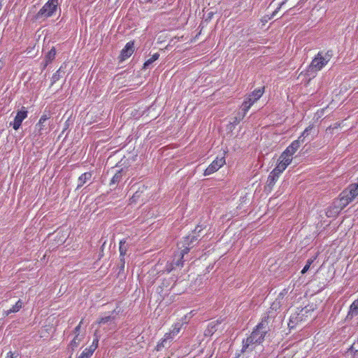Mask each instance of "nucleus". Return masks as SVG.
<instances>
[{"label":"nucleus","instance_id":"c03bdc74","mask_svg":"<svg viewBox=\"0 0 358 358\" xmlns=\"http://www.w3.org/2000/svg\"><path fill=\"white\" fill-rule=\"evenodd\" d=\"M357 183H358V181H357Z\"/></svg>","mask_w":358,"mask_h":358},{"label":"nucleus","instance_id":"dca6fc26","mask_svg":"<svg viewBox=\"0 0 358 358\" xmlns=\"http://www.w3.org/2000/svg\"><path fill=\"white\" fill-rule=\"evenodd\" d=\"M92 174L91 172H85L83 173L78 179L77 189L83 187L87 181L90 180Z\"/></svg>","mask_w":358,"mask_h":358},{"label":"nucleus","instance_id":"79ce46f5","mask_svg":"<svg viewBox=\"0 0 358 358\" xmlns=\"http://www.w3.org/2000/svg\"><path fill=\"white\" fill-rule=\"evenodd\" d=\"M79 324H80V326L82 325V324H83V319L81 320Z\"/></svg>","mask_w":358,"mask_h":358},{"label":"nucleus","instance_id":"6e6552de","mask_svg":"<svg viewBox=\"0 0 358 358\" xmlns=\"http://www.w3.org/2000/svg\"><path fill=\"white\" fill-rule=\"evenodd\" d=\"M28 111L24 106H22L20 110L17 111L14 121L10 122L11 126L15 130H17L21 127L22 122L27 117Z\"/></svg>","mask_w":358,"mask_h":358},{"label":"nucleus","instance_id":"9d476101","mask_svg":"<svg viewBox=\"0 0 358 358\" xmlns=\"http://www.w3.org/2000/svg\"><path fill=\"white\" fill-rule=\"evenodd\" d=\"M257 345L259 344L254 341V339L251 336H250L247 338L243 340L241 352H251L255 350Z\"/></svg>","mask_w":358,"mask_h":358},{"label":"nucleus","instance_id":"7ed1b4c3","mask_svg":"<svg viewBox=\"0 0 358 358\" xmlns=\"http://www.w3.org/2000/svg\"><path fill=\"white\" fill-rule=\"evenodd\" d=\"M268 324L266 319H262V321L255 327L250 335L254 339V341L259 345L264 341V337L268 331Z\"/></svg>","mask_w":358,"mask_h":358},{"label":"nucleus","instance_id":"1a4fd4ad","mask_svg":"<svg viewBox=\"0 0 358 358\" xmlns=\"http://www.w3.org/2000/svg\"><path fill=\"white\" fill-rule=\"evenodd\" d=\"M134 52V43L133 41L128 42L124 48L121 50L119 59L120 62H123L128 59Z\"/></svg>","mask_w":358,"mask_h":358},{"label":"nucleus","instance_id":"5701e85b","mask_svg":"<svg viewBox=\"0 0 358 358\" xmlns=\"http://www.w3.org/2000/svg\"><path fill=\"white\" fill-rule=\"evenodd\" d=\"M349 315H351V317L358 315V299L350 305L348 312Z\"/></svg>","mask_w":358,"mask_h":358},{"label":"nucleus","instance_id":"4c0bfd02","mask_svg":"<svg viewBox=\"0 0 358 358\" xmlns=\"http://www.w3.org/2000/svg\"><path fill=\"white\" fill-rule=\"evenodd\" d=\"M80 324H78V325H77L74 330H73V333L75 335H78L79 337H80Z\"/></svg>","mask_w":358,"mask_h":358},{"label":"nucleus","instance_id":"e433bc0d","mask_svg":"<svg viewBox=\"0 0 358 358\" xmlns=\"http://www.w3.org/2000/svg\"><path fill=\"white\" fill-rule=\"evenodd\" d=\"M245 115L246 114H244V112L243 111V114L242 115H239L238 117H236L234 118V124H238L240 122V121L243 119V117H245Z\"/></svg>","mask_w":358,"mask_h":358},{"label":"nucleus","instance_id":"4468645a","mask_svg":"<svg viewBox=\"0 0 358 358\" xmlns=\"http://www.w3.org/2000/svg\"><path fill=\"white\" fill-rule=\"evenodd\" d=\"M126 175V171L123 169L117 171L116 173L111 178L110 185L118 184L123 179V176Z\"/></svg>","mask_w":358,"mask_h":358},{"label":"nucleus","instance_id":"cd10ccee","mask_svg":"<svg viewBox=\"0 0 358 358\" xmlns=\"http://www.w3.org/2000/svg\"><path fill=\"white\" fill-rule=\"evenodd\" d=\"M94 337L95 338L93 340V342H92V345L87 348L89 350L92 351V353L97 348L98 343H99V337L97 335L96 331L94 333Z\"/></svg>","mask_w":358,"mask_h":358},{"label":"nucleus","instance_id":"aec40b11","mask_svg":"<svg viewBox=\"0 0 358 358\" xmlns=\"http://www.w3.org/2000/svg\"><path fill=\"white\" fill-rule=\"evenodd\" d=\"M292 159L293 157L292 156H289L287 153L282 152L278 159V161L282 162L284 165L288 166L291 164Z\"/></svg>","mask_w":358,"mask_h":358},{"label":"nucleus","instance_id":"4be33fe9","mask_svg":"<svg viewBox=\"0 0 358 358\" xmlns=\"http://www.w3.org/2000/svg\"><path fill=\"white\" fill-rule=\"evenodd\" d=\"M127 250L128 244L126 243V241H120L119 246L120 257H124V256L127 255Z\"/></svg>","mask_w":358,"mask_h":358},{"label":"nucleus","instance_id":"7c9ffc66","mask_svg":"<svg viewBox=\"0 0 358 358\" xmlns=\"http://www.w3.org/2000/svg\"><path fill=\"white\" fill-rule=\"evenodd\" d=\"M92 354V351L85 348L78 358H90Z\"/></svg>","mask_w":358,"mask_h":358},{"label":"nucleus","instance_id":"9b49d317","mask_svg":"<svg viewBox=\"0 0 358 358\" xmlns=\"http://www.w3.org/2000/svg\"><path fill=\"white\" fill-rule=\"evenodd\" d=\"M49 118H50V117L46 114H43L40 117L38 122L36 124V129H37V131H38L37 134L38 136L43 135L44 134L43 131L47 129L46 122ZM45 133L47 134L48 131H45Z\"/></svg>","mask_w":358,"mask_h":358},{"label":"nucleus","instance_id":"6ab92c4d","mask_svg":"<svg viewBox=\"0 0 358 358\" xmlns=\"http://www.w3.org/2000/svg\"><path fill=\"white\" fill-rule=\"evenodd\" d=\"M84 338V335L81 334L80 337L78 335H75L73 339L70 342L69 345V349H71L73 351L76 348L78 347L80 341Z\"/></svg>","mask_w":358,"mask_h":358},{"label":"nucleus","instance_id":"f8f14e48","mask_svg":"<svg viewBox=\"0 0 358 358\" xmlns=\"http://www.w3.org/2000/svg\"><path fill=\"white\" fill-rule=\"evenodd\" d=\"M280 302L278 301H274L268 311L266 315H265L262 319H266V322H269V320L274 318L276 315V311L278 309L280 308Z\"/></svg>","mask_w":358,"mask_h":358},{"label":"nucleus","instance_id":"72a5a7b5","mask_svg":"<svg viewBox=\"0 0 358 358\" xmlns=\"http://www.w3.org/2000/svg\"><path fill=\"white\" fill-rule=\"evenodd\" d=\"M124 264H125V259H124V257H120V262H119V264H118V266H119V268H120V271H119V273L124 271Z\"/></svg>","mask_w":358,"mask_h":358},{"label":"nucleus","instance_id":"b1692460","mask_svg":"<svg viewBox=\"0 0 358 358\" xmlns=\"http://www.w3.org/2000/svg\"><path fill=\"white\" fill-rule=\"evenodd\" d=\"M178 259L177 260H176L175 259H173V261L171 264L172 267L171 269H169V272H170L172 269H173L174 267H182L183 266L185 257L182 259H181L180 252L178 255Z\"/></svg>","mask_w":358,"mask_h":358},{"label":"nucleus","instance_id":"20e7f679","mask_svg":"<svg viewBox=\"0 0 358 358\" xmlns=\"http://www.w3.org/2000/svg\"><path fill=\"white\" fill-rule=\"evenodd\" d=\"M58 0H48L36 15L37 20L52 17L57 10Z\"/></svg>","mask_w":358,"mask_h":358},{"label":"nucleus","instance_id":"bb28decb","mask_svg":"<svg viewBox=\"0 0 358 358\" xmlns=\"http://www.w3.org/2000/svg\"><path fill=\"white\" fill-rule=\"evenodd\" d=\"M218 324L217 322H211L208 325V329L206 330L205 335L213 334L216 331V325Z\"/></svg>","mask_w":358,"mask_h":358},{"label":"nucleus","instance_id":"423d86ee","mask_svg":"<svg viewBox=\"0 0 358 358\" xmlns=\"http://www.w3.org/2000/svg\"><path fill=\"white\" fill-rule=\"evenodd\" d=\"M197 236L193 234H189L184 238L183 241L181 243L182 246L180 247L181 259L187 255L191 248L194 247V243L197 241Z\"/></svg>","mask_w":358,"mask_h":358},{"label":"nucleus","instance_id":"2eb2a0df","mask_svg":"<svg viewBox=\"0 0 358 358\" xmlns=\"http://www.w3.org/2000/svg\"><path fill=\"white\" fill-rule=\"evenodd\" d=\"M314 129L313 125H309L308 127L305 129V130L302 132L301 136L298 138V139L303 143L305 142L307 138L308 141H310L313 139V137L309 138V135L310 134L312 130Z\"/></svg>","mask_w":358,"mask_h":358},{"label":"nucleus","instance_id":"f257e3e1","mask_svg":"<svg viewBox=\"0 0 358 358\" xmlns=\"http://www.w3.org/2000/svg\"><path fill=\"white\" fill-rule=\"evenodd\" d=\"M332 56V50H327L325 52L320 51L313 59L308 66V71L311 72H317L322 70L330 61Z\"/></svg>","mask_w":358,"mask_h":358},{"label":"nucleus","instance_id":"a878e982","mask_svg":"<svg viewBox=\"0 0 358 358\" xmlns=\"http://www.w3.org/2000/svg\"><path fill=\"white\" fill-rule=\"evenodd\" d=\"M159 54L158 52L155 53L152 57L149 59H148L143 64V69H146L149 68V66L157 59H159Z\"/></svg>","mask_w":358,"mask_h":358},{"label":"nucleus","instance_id":"c85d7f7f","mask_svg":"<svg viewBox=\"0 0 358 358\" xmlns=\"http://www.w3.org/2000/svg\"><path fill=\"white\" fill-rule=\"evenodd\" d=\"M316 257H317L315 256V257H312V258H310V259H308L307 260V262H306V264L305 266L303 267V268L302 269V271H301V272L302 274L306 273L308 271V269L310 268V265H311V264L314 262V261L316 259Z\"/></svg>","mask_w":358,"mask_h":358},{"label":"nucleus","instance_id":"0eeeda50","mask_svg":"<svg viewBox=\"0 0 358 358\" xmlns=\"http://www.w3.org/2000/svg\"><path fill=\"white\" fill-rule=\"evenodd\" d=\"M225 164L224 157H216L215 160L206 169L203 175L205 176H210L218 171Z\"/></svg>","mask_w":358,"mask_h":358},{"label":"nucleus","instance_id":"39448f33","mask_svg":"<svg viewBox=\"0 0 358 358\" xmlns=\"http://www.w3.org/2000/svg\"><path fill=\"white\" fill-rule=\"evenodd\" d=\"M264 92V87L255 89L246 97L241 106V110L244 114H246L251 106L262 97Z\"/></svg>","mask_w":358,"mask_h":358},{"label":"nucleus","instance_id":"f3484780","mask_svg":"<svg viewBox=\"0 0 358 358\" xmlns=\"http://www.w3.org/2000/svg\"><path fill=\"white\" fill-rule=\"evenodd\" d=\"M23 304L22 301L19 299L11 308L3 312V315L8 316L10 313H17L22 308Z\"/></svg>","mask_w":358,"mask_h":358},{"label":"nucleus","instance_id":"c756f323","mask_svg":"<svg viewBox=\"0 0 358 358\" xmlns=\"http://www.w3.org/2000/svg\"><path fill=\"white\" fill-rule=\"evenodd\" d=\"M285 165H284L282 162H280L278 160V164L274 169L276 171H278L279 173H282L287 168Z\"/></svg>","mask_w":358,"mask_h":358},{"label":"nucleus","instance_id":"393cba45","mask_svg":"<svg viewBox=\"0 0 358 358\" xmlns=\"http://www.w3.org/2000/svg\"><path fill=\"white\" fill-rule=\"evenodd\" d=\"M55 55L56 50L55 48L53 47L45 56V66H47L48 63L51 62L55 58Z\"/></svg>","mask_w":358,"mask_h":358},{"label":"nucleus","instance_id":"a211bd4d","mask_svg":"<svg viewBox=\"0 0 358 358\" xmlns=\"http://www.w3.org/2000/svg\"><path fill=\"white\" fill-rule=\"evenodd\" d=\"M281 173L278 171H276L275 169H273L269 174L268 179H267V184L269 187H273L277 180L278 179Z\"/></svg>","mask_w":358,"mask_h":358},{"label":"nucleus","instance_id":"58836bf2","mask_svg":"<svg viewBox=\"0 0 358 358\" xmlns=\"http://www.w3.org/2000/svg\"><path fill=\"white\" fill-rule=\"evenodd\" d=\"M282 4H284V2H282L280 4V6L275 10V11H273L271 17H273L276 15V13L279 11Z\"/></svg>","mask_w":358,"mask_h":358},{"label":"nucleus","instance_id":"c9c22d12","mask_svg":"<svg viewBox=\"0 0 358 358\" xmlns=\"http://www.w3.org/2000/svg\"><path fill=\"white\" fill-rule=\"evenodd\" d=\"M174 336H173V334L170 331L169 333H166L163 338L168 343L170 342L173 338Z\"/></svg>","mask_w":358,"mask_h":358},{"label":"nucleus","instance_id":"412c9836","mask_svg":"<svg viewBox=\"0 0 358 358\" xmlns=\"http://www.w3.org/2000/svg\"><path fill=\"white\" fill-rule=\"evenodd\" d=\"M115 313V310H113L110 315L102 317L99 318L97 321L99 324H103L108 322H113L115 320V316L113 315Z\"/></svg>","mask_w":358,"mask_h":358},{"label":"nucleus","instance_id":"ddd939ff","mask_svg":"<svg viewBox=\"0 0 358 358\" xmlns=\"http://www.w3.org/2000/svg\"><path fill=\"white\" fill-rule=\"evenodd\" d=\"M301 143H302L299 139H296L292 141V143L283 152L287 153L289 156L292 157L293 155L300 148Z\"/></svg>","mask_w":358,"mask_h":358},{"label":"nucleus","instance_id":"ea45409f","mask_svg":"<svg viewBox=\"0 0 358 358\" xmlns=\"http://www.w3.org/2000/svg\"><path fill=\"white\" fill-rule=\"evenodd\" d=\"M6 358H14V353H13L11 351L7 353Z\"/></svg>","mask_w":358,"mask_h":358},{"label":"nucleus","instance_id":"37998d69","mask_svg":"<svg viewBox=\"0 0 358 358\" xmlns=\"http://www.w3.org/2000/svg\"><path fill=\"white\" fill-rule=\"evenodd\" d=\"M212 15H213V13H209V17H209V18H210V17H211V16H212Z\"/></svg>","mask_w":358,"mask_h":358},{"label":"nucleus","instance_id":"2f4dec72","mask_svg":"<svg viewBox=\"0 0 358 358\" xmlns=\"http://www.w3.org/2000/svg\"><path fill=\"white\" fill-rule=\"evenodd\" d=\"M59 71L60 69H59L58 71H57L52 76L51 78V85H54L57 81H58L60 78V75H59Z\"/></svg>","mask_w":358,"mask_h":358},{"label":"nucleus","instance_id":"473e14b6","mask_svg":"<svg viewBox=\"0 0 358 358\" xmlns=\"http://www.w3.org/2000/svg\"><path fill=\"white\" fill-rule=\"evenodd\" d=\"M180 326L181 325L179 323L175 324L173 329L171 331V333L173 334V336H176L179 333L180 330Z\"/></svg>","mask_w":358,"mask_h":358},{"label":"nucleus","instance_id":"f03ea898","mask_svg":"<svg viewBox=\"0 0 358 358\" xmlns=\"http://www.w3.org/2000/svg\"><path fill=\"white\" fill-rule=\"evenodd\" d=\"M358 196V183L350 184L340 194V206L345 207Z\"/></svg>","mask_w":358,"mask_h":358},{"label":"nucleus","instance_id":"f704fd0d","mask_svg":"<svg viewBox=\"0 0 358 358\" xmlns=\"http://www.w3.org/2000/svg\"><path fill=\"white\" fill-rule=\"evenodd\" d=\"M167 344V342L164 339L162 338L160 342L158 343L157 345V350H160L162 348H164L166 347Z\"/></svg>","mask_w":358,"mask_h":358},{"label":"nucleus","instance_id":"a19ab883","mask_svg":"<svg viewBox=\"0 0 358 358\" xmlns=\"http://www.w3.org/2000/svg\"><path fill=\"white\" fill-rule=\"evenodd\" d=\"M349 350V351H351V352H354V351L357 352V351H358L357 350H355V349L354 345L350 346V348H349V350Z\"/></svg>","mask_w":358,"mask_h":358}]
</instances>
